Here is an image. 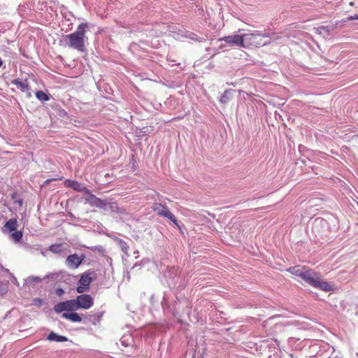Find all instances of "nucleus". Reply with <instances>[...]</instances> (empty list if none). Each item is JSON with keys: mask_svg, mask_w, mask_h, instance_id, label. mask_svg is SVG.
<instances>
[{"mask_svg": "<svg viewBox=\"0 0 358 358\" xmlns=\"http://www.w3.org/2000/svg\"><path fill=\"white\" fill-rule=\"evenodd\" d=\"M87 24L81 23L76 29V31L72 34H68L66 37L69 41V47L76 49L80 52L85 51V41L87 38L85 36Z\"/></svg>", "mask_w": 358, "mask_h": 358, "instance_id": "f257e3e1", "label": "nucleus"}, {"mask_svg": "<svg viewBox=\"0 0 358 358\" xmlns=\"http://www.w3.org/2000/svg\"><path fill=\"white\" fill-rule=\"evenodd\" d=\"M302 280L313 287L322 291H331L332 289V286L328 282L324 281L322 279L320 273L315 272L313 269L308 267Z\"/></svg>", "mask_w": 358, "mask_h": 358, "instance_id": "f03ea898", "label": "nucleus"}, {"mask_svg": "<svg viewBox=\"0 0 358 358\" xmlns=\"http://www.w3.org/2000/svg\"><path fill=\"white\" fill-rule=\"evenodd\" d=\"M268 37V34H262L257 31L250 34H244V48L260 47L269 44V41H264V38Z\"/></svg>", "mask_w": 358, "mask_h": 358, "instance_id": "7ed1b4c3", "label": "nucleus"}, {"mask_svg": "<svg viewBox=\"0 0 358 358\" xmlns=\"http://www.w3.org/2000/svg\"><path fill=\"white\" fill-rule=\"evenodd\" d=\"M152 210L157 215L168 218L175 225L178 227L176 218L166 206L159 203H155L152 206Z\"/></svg>", "mask_w": 358, "mask_h": 358, "instance_id": "20e7f679", "label": "nucleus"}, {"mask_svg": "<svg viewBox=\"0 0 358 358\" xmlns=\"http://www.w3.org/2000/svg\"><path fill=\"white\" fill-rule=\"evenodd\" d=\"M96 273L94 271L89 269L81 274L78 281L79 286L76 291H82V289H88L90 283L96 278Z\"/></svg>", "mask_w": 358, "mask_h": 358, "instance_id": "39448f33", "label": "nucleus"}, {"mask_svg": "<svg viewBox=\"0 0 358 358\" xmlns=\"http://www.w3.org/2000/svg\"><path fill=\"white\" fill-rule=\"evenodd\" d=\"M85 259V255L84 254L78 255L75 253L69 255L66 259L65 263L69 268L76 269L81 265Z\"/></svg>", "mask_w": 358, "mask_h": 358, "instance_id": "423d86ee", "label": "nucleus"}, {"mask_svg": "<svg viewBox=\"0 0 358 358\" xmlns=\"http://www.w3.org/2000/svg\"><path fill=\"white\" fill-rule=\"evenodd\" d=\"M54 310L56 313H62L63 311H75L78 310V308L76 300L71 299L57 303Z\"/></svg>", "mask_w": 358, "mask_h": 358, "instance_id": "0eeeda50", "label": "nucleus"}, {"mask_svg": "<svg viewBox=\"0 0 358 358\" xmlns=\"http://www.w3.org/2000/svg\"><path fill=\"white\" fill-rule=\"evenodd\" d=\"M221 40L224 41L229 45L244 48V34L241 36L234 34L224 36Z\"/></svg>", "mask_w": 358, "mask_h": 358, "instance_id": "6e6552de", "label": "nucleus"}, {"mask_svg": "<svg viewBox=\"0 0 358 358\" xmlns=\"http://www.w3.org/2000/svg\"><path fill=\"white\" fill-rule=\"evenodd\" d=\"M75 300L78 310L80 308L88 309L93 305V299L88 294L80 295Z\"/></svg>", "mask_w": 358, "mask_h": 358, "instance_id": "1a4fd4ad", "label": "nucleus"}, {"mask_svg": "<svg viewBox=\"0 0 358 358\" xmlns=\"http://www.w3.org/2000/svg\"><path fill=\"white\" fill-rule=\"evenodd\" d=\"M88 194V197L86 198L87 202L92 206H95L101 209H105L108 203L106 201L102 200L100 198L96 197L94 194H92L90 192Z\"/></svg>", "mask_w": 358, "mask_h": 358, "instance_id": "9d476101", "label": "nucleus"}, {"mask_svg": "<svg viewBox=\"0 0 358 358\" xmlns=\"http://www.w3.org/2000/svg\"><path fill=\"white\" fill-rule=\"evenodd\" d=\"M64 185L76 191L83 192L85 194H90V190L87 187H85L82 183L78 181L67 179L64 181Z\"/></svg>", "mask_w": 358, "mask_h": 358, "instance_id": "9b49d317", "label": "nucleus"}, {"mask_svg": "<svg viewBox=\"0 0 358 358\" xmlns=\"http://www.w3.org/2000/svg\"><path fill=\"white\" fill-rule=\"evenodd\" d=\"M11 83L16 85L22 92L27 94L28 98L31 96V88L29 87L27 80H22L20 79H15L11 80Z\"/></svg>", "mask_w": 358, "mask_h": 358, "instance_id": "f8f14e48", "label": "nucleus"}, {"mask_svg": "<svg viewBox=\"0 0 358 358\" xmlns=\"http://www.w3.org/2000/svg\"><path fill=\"white\" fill-rule=\"evenodd\" d=\"M306 268V266L297 265L287 268V271L292 275L300 277L302 279Z\"/></svg>", "mask_w": 358, "mask_h": 358, "instance_id": "ddd939ff", "label": "nucleus"}, {"mask_svg": "<svg viewBox=\"0 0 358 358\" xmlns=\"http://www.w3.org/2000/svg\"><path fill=\"white\" fill-rule=\"evenodd\" d=\"M18 226L17 220L16 218L10 219L3 226L4 231H14L17 229Z\"/></svg>", "mask_w": 358, "mask_h": 358, "instance_id": "4468645a", "label": "nucleus"}, {"mask_svg": "<svg viewBox=\"0 0 358 358\" xmlns=\"http://www.w3.org/2000/svg\"><path fill=\"white\" fill-rule=\"evenodd\" d=\"M47 340L55 342H66L68 338L64 336L58 335L54 331H51L47 336Z\"/></svg>", "mask_w": 358, "mask_h": 358, "instance_id": "2eb2a0df", "label": "nucleus"}, {"mask_svg": "<svg viewBox=\"0 0 358 358\" xmlns=\"http://www.w3.org/2000/svg\"><path fill=\"white\" fill-rule=\"evenodd\" d=\"M62 317L74 322H78L82 320L81 317L77 313H63Z\"/></svg>", "mask_w": 358, "mask_h": 358, "instance_id": "dca6fc26", "label": "nucleus"}, {"mask_svg": "<svg viewBox=\"0 0 358 358\" xmlns=\"http://www.w3.org/2000/svg\"><path fill=\"white\" fill-rule=\"evenodd\" d=\"M65 243H55L49 246V250L54 254H61L64 250Z\"/></svg>", "mask_w": 358, "mask_h": 358, "instance_id": "f3484780", "label": "nucleus"}, {"mask_svg": "<svg viewBox=\"0 0 358 358\" xmlns=\"http://www.w3.org/2000/svg\"><path fill=\"white\" fill-rule=\"evenodd\" d=\"M36 96L38 100L42 101H46L50 99L49 95L41 90L37 91L36 92Z\"/></svg>", "mask_w": 358, "mask_h": 358, "instance_id": "a211bd4d", "label": "nucleus"}, {"mask_svg": "<svg viewBox=\"0 0 358 358\" xmlns=\"http://www.w3.org/2000/svg\"><path fill=\"white\" fill-rule=\"evenodd\" d=\"M22 232L21 231H17L10 234L11 238L15 242H19L22 238Z\"/></svg>", "mask_w": 358, "mask_h": 358, "instance_id": "6ab92c4d", "label": "nucleus"}, {"mask_svg": "<svg viewBox=\"0 0 358 358\" xmlns=\"http://www.w3.org/2000/svg\"><path fill=\"white\" fill-rule=\"evenodd\" d=\"M62 274V272L50 273L47 274L46 278L51 280H57Z\"/></svg>", "mask_w": 358, "mask_h": 358, "instance_id": "aec40b11", "label": "nucleus"}, {"mask_svg": "<svg viewBox=\"0 0 358 358\" xmlns=\"http://www.w3.org/2000/svg\"><path fill=\"white\" fill-rule=\"evenodd\" d=\"M120 247L122 250V252L128 255V250H129V245L123 241H120Z\"/></svg>", "mask_w": 358, "mask_h": 358, "instance_id": "412c9836", "label": "nucleus"}, {"mask_svg": "<svg viewBox=\"0 0 358 358\" xmlns=\"http://www.w3.org/2000/svg\"><path fill=\"white\" fill-rule=\"evenodd\" d=\"M109 204H110V208H111V209H112L113 210H116L117 212L120 213H122V209H121L120 208H119V207H118V206H117V203H115V202H113V203H109Z\"/></svg>", "mask_w": 358, "mask_h": 358, "instance_id": "4be33fe9", "label": "nucleus"}, {"mask_svg": "<svg viewBox=\"0 0 358 358\" xmlns=\"http://www.w3.org/2000/svg\"><path fill=\"white\" fill-rule=\"evenodd\" d=\"M228 97L227 94L225 92L224 94L221 96L220 101L222 103H226L227 101Z\"/></svg>", "mask_w": 358, "mask_h": 358, "instance_id": "5701e85b", "label": "nucleus"}, {"mask_svg": "<svg viewBox=\"0 0 358 358\" xmlns=\"http://www.w3.org/2000/svg\"><path fill=\"white\" fill-rule=\"evenodd\" d=\"M350 19H351V20H358V15H355V17H350Z\"/></svg>", "mask_w": 358, "mask_h": 358, "instance_id": "b1692460", "label": "nucleus"}, {"mask_svg": "<svg viewBox=\"0 0 358 358\" xmlns=\"http://www.w3.org/2000/svg\"><path fill=\"white\" fill-rule=\"evenodd\" d=\"M2 64H3V62H2L1 59L0 58V67L2 66Z\"/></svg>", "mask_w": 358, "mask_h": 358, "instance_id": "393cba45", "label": "nucleus"}, {"mask_svg": "<svg viewBox=\"0 0 358 358\" xmlns=\"http://www.w3.org/2000/svg\"><path fill=\"white\" fill-rule=\"evenodd\" d=\"M56 291L62 292V291H63V289H62L59 288V289H57Z\"/></svg>", "mask_w": 358, "mask_h": 358, "instance_id": "a878e982", "label": "nucleus"}, {"mask_svg": "<svg viewBox=\"0 0 358 358\" xmlns=\"http://www.w3.org/2000/svg\"><path fill=\"white\" fill-rule=\"evenodd\" d=\"M57 293L59 294V295H62L64 292H57Z\"/></svg>", "mask_w": 358, "mask_h": 358, "instance_id": "bb28decb", "label": "nucleus"}, {"mask_svg": "<svg viewBox=\"0 0 358 358\" xmlns=\"http://www.w3.org/2000/svg\"><path fill=\"white\" fill-rule=\"evenodd\" d=\"M193 358H194V357H193Z\"/></svg>", "mask_w": 358, "mask_h": 358, "instance_id": "cd10ccee", "label": "nucleus"}]
</instances>
